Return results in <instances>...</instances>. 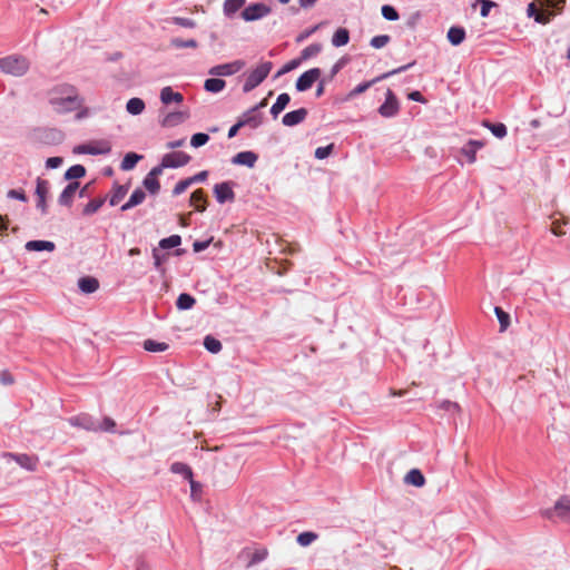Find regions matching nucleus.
<instances>
[{
	"mask_svg": "<svg viewBox=\"0 0 570 570\" xmlns=\"http://www.w3.org/2000/svg\"><path fill=\"white\" fill-rule=\"evenodd\" d=\"M267 557V551L265 549L256 550L249 553V561L247 563V568H250L262 561H264Z\"/></svg>",
	"mask_w": 570,
	"mask_h": 570,
	"instance_id": "obj_47",
	"label": "nucleus"
},
{
	"mask_svg": "<svg viewBox=\"0 0 570 570\" xmlns=\"http://www.w3.org/2000/svg\"><path fill=\"white\" fill-rule=\"evenodd\" d=\"M322 51V45L321 43H312L307 47H305L301 52V59L307 60L312 57L317 56Z\"/></svg>",
	"mask_w": 570,
	"mask_h": 570,
	"instance_id": "obj_42",
	"label": "nucleus"
},
{
	"mask_svg": "<svg viewBox=\"0 0 570 570\" xmlns=\"http://www.w3.org/2000/svg\"><path fill=\"white\" fill-rule=\"evenodd\" d=\"M116 426V423L110 417H105L102 420V422H100V429L99 431H107V432H112Z\"/></svg>",
	"mask_w": 570,
	"mask_h": 570,
	"instance_id": "obj_62",
	"label": "nucleus"
},
{
	"mask_svg": "<svg viewBox=\"0 0 570 570\" xmlns=\"http://www.w3.org/2000/svg\"><path fill=\"white\" fill-rule=\"evenodd\" d=\"M333 149H334L333 144H330V145L323 146V147H317L315 150V157L317 159H325L332 154Z\"/></svg>",
	"mask_w": 570,
	"mask_h": 570,
	"instance_id": "obj_56",
	"label": "nucleus"
},
{
	"mask_svg": "<svg viewBox=\"0 0 570 570\" xmlns=\"http://www.w3.org/2000/svg\"><path fill=\"white\" fill-rule=\"evenodd\" d=\"M307 109L306 108H299L293 111H289L284 115L282 122L286 127H294L298 124L303 122L307 117Z\"/></svg>",
	"mask_w": 570,
	"mask_h": 570,
	"instance_id": "obj_15",
	"label": "nucleus"
},
{
	"mask_svg": "<svg viewBox=\"0 0 570 570\" xmlns=\"http://www.w3.org/2000/svg\"><path fill=\"white\" fill-rule=\"evenodd\" d=\"M483 146V141L471 139L462 147L461 153L468 158L470 164H473L476 159V151Z\"/></svg>",
	"mask_w": 570,
	"mask_h": 570,
	"instance_id": "obj_19",
	"label": "nucleus"
},
{
	"mask_svg": "<svg viewBox=\"0 0 570 570\" xmlns=\"http://www.w3.org/2000/svg\"><path fill=\"white\" fill-rule=\"evenodd\" d=\"M196 299L187 293H181L177 301L176 306L179 311H187L194 307Z\"/></svg>",
	"mask_w": 570,
	"mask_h": 570,
	"instance_id": "obj_35",
	"label": "nucleus"
},
{
	"mask_svg": "<svg viewBox=\"0 0 570 570\" xmlns=\"http://www.w3.org/2000/svg\"><path fill=\"white\" fill-rule=\"evenodd\" d=\"M257 159H258V156L254 151L246 150V151H240V153L236 154L233 157L232 163L234 165H240V166H246V167L253 168L255 166Z\"/></svg>",
	"mask_w": 570,
	"mask_h": 570,
	"instance_id": "obj_18",
	"label": "nucleus"
},
{
	"mask_svg": "<svg viewBox=\"0 0 570 570\" xmlns=\"http://www.w3.org/2000/svg\"><path fill=\"white\" fill-rule=\"evenodd\" d=\"M170 471L175 474H180L184 479L188 480L190 483V489L194 490L196 482L193 480V471L189 465L183 462H174L170 465Z\"/></svg>",
	"mask_w": 570,
	"mask_h": 570,
	"instance_id": "obj_22",
	"label": "nucleus"
},
{
	"mask_svg": "<svg viewBox=\"0 0 570 570\" xmlns=\"http://www.w3.org/2000/svg\"><path fill=\"white\" fill-rule=\"evenodd\" d=\"M483 126L487 127L493 134V136L499 139L504 138L508 134L507 126L502 122L493 124L487 120L483 122Z\"/></svg>",
	"mask_w": 570,
	"mask_h": 570,
	"instance_id": "obj_36",
	"label": "nucleus"
},
{
	"mask_svg": "<svg viewBox=\"0 0 570 570\" xmlns=\"http://www.w3.org/2000/svg\"><path fill=\"white\" fill-rule=\"evenodd\" d=\"M527 13L530 18H533L537 22L546 24L548 23L552 17L556 16V10L547 8L544 10L539 11L535 3L531 2L528 6Z\"/></svg>",
	"mask_w": 570,
	"mask_h": 570,
	"instance_id": "obj_14",
	"label": "nucleus"
},
{
	"mask_svg": "<svg viewBox=\"0 0 570 570\" xmlns=\"http://www.w3.org/2000/svg\"><path fill=\"white\" fill-rule=\"evenodd\" d=\"M318 538L317 533L312 531H305L297 535L296 541L302 547L312 544Z\"/></svg>",
	"mask_w": 570,
	"mask_h": 570,
	"instance_id": "obj_44",
	"label": "nucleus"
},
{
	"mask_svg": "<svg viewBox=\"0 0 570 570\" xmlns=\"http://www.w3.org/2000/svg\"><path fill=\"white\" fill-rule=\"evenodd\" d=\"M400 111V104L391 89L385 94V101L379 107V114L384 118H393Z\"/></svg>",
	"mask_w": 570,
	"mask_h": 570,
	"instance_id": "obj_7",
	"label": "nucleus"
},
{
	"mask_svg": "<svg viewBox=\"0 0 570 570\" xmlns=\"http://www.w3.org/2000/svg\"><path fill=\"white\" fill-rule=\"evenodd\" d=\"M86 175V168L82 165H73L65 173V179H79Z\"/></svg>",
	"mask_w": 570,
	"mask_h": 570,
	"instance_id": "obj_39",
	"label": "nucleus"
},
{
	"mask_svg": "<svg viewBox=\"0 0 570 570\" xmlns=\"http://www.w3.org/2000/svg\"><path fill=\"white\" fill-rule=\"evenodd\" d=\"M465 39V30L462 27L453 26L448 31V40L452 46L461 45Z\"/></svg>",
	"mask_w": 570,
	"mask_h": 570,
	"instance_id": "obj_27",
	"label": "nucleus"
},
{
	"mask_svg": "<svg viewBox=\"0 0 570 570\" xmlns=\"http://www.w3.org/2000/svg\"><path fill=\"white\" fill-rule=\"evenodd\" d=\"M272 68L273 63L271 61H265L252 70L243 85V91L249 92L259 86L267 78Z\"/></svg>",
	"mask_w": 570,
	"mask_h": 570,
	"instance_id": "obj_3",
	"label": "nucleus"
},
{
	"mask_svg": "<svg viewBox=\"0 0 570 570\" xmlns=\"http://www.w3.org/2000/svg\"><path fill=\"white\" fill-rule=\"evenodd\" d=\"M188 118H189V114L186 111L169 112L163 118L161 126L175 127V126L183 124Z\"/></svg>",
	"mask_w": 570,
	"mask_h": 570,
	"instance_id": "obj_20",
	"label": "nucleus"
},
{
	"mask_svg": "<svg viewBox=\"0 0 570 570\" xmlns=\"http://www.w3.org/2000/svg\"><path fill=\"white\" fill-rule=\"evenodd\" d=\"M541 4L543 7L556 10L557 13L561 12L563 6L566 4V0H541Z\"/></svg>",
	"mask_w": 570,
	"mask_h": 570,
	"instance_id": "obj_55",
	"label": "nucleus"
},
{
	"mask_svg": "<svg viewBox=\"0 0 570 570\" xmlns=\"http://www.w3.org/2000/svg\"><path fill=\"white\" fill-rule=\"evenodd\" d=\"M382 16L389 21L399 20L400 16L394 7L384 4L381 9Z\"/></svg>",
	"mask_w": 570,
	"mask_h": 570,
	"instance_id": "obj_53",
	"label": "nucleus"
},
{
	"mask_svg": "<svg viewBox=\"0 0 570 570\" xmlns=\"http://www.w3.org/2000/svg\"><path fill=\"white\" fill-rule=\"evenodd\" d=\"M299 65V60L298 59H293L291 61H288L287 63H285L278 71L277 73L275 75V77H281L282 75L284 73H287L289 71H292L293 69L297 68Z\"/></svg>",
	"mask_w": 570,
	"mask_h": 570,
	"instance_id": "obj_58",
	"label": "nucleus"
},
{
	"mask_svg": "<svg viewBox=\"0 0 570 570\" xmlns=\"http://www.w3.org/2000/svg\"><path fill=\"white\" fill-rule=\"evenodd\" d=\"M8 197L12 198V199H18V200H21V202H26L27 200L26 194L22 190H18V189H10L8 191Z\"/></svg>",
	"mask_w": 570,
	"mask_h": 570,
	"instance_id": "obj_64",
	"label": "nucleus"
},
{
	"mask_svg": "<svg viewBox=\"0 0 570 570\" xmlns=\"http://www.w3.org/2000/svg\"><path fill=\"white\" fill-rule=\"evenodd\" d=\"M154 266L157 271H163V264L167 261V254L161 253L159 249H153Z\"/></svg>",
	"mask_w": 570,
	"mask_h": 570,
	"instance_id": "obj_51",
	"label": "nucleus"
},
{
	"mask_svg": "<svg viewBox=\"0 0 570 570\" xmlns=\"http://www.w3.org/2000/svg\"><path fill=\"white\" fill-rule=\"evenodd\" d=\"M79 289L85 294L95 293L99 288V282L97 278L91 276H85L78 281Z\"/></svg>",
	"mask_w": 570,
	"mask_h": 570,
	"instance_id": "obj_23",
	"label": "nucleus"
},
{
	"mask_svg": "<svg viewBox=\"0 0 570 570\" xmlns=\"http://www.w3.org/2000/svg\"><path fill=\"white\" fill-rule=\"evenodd\" d=\"M159 99L166 106L171 104L179 105L184 101V96L178 91H174L170 86H166L160 90Z\"/></svg>",
	"mask_w": 570,
	"mask_h": 570,
	"instance_id": "obj_16",
	"label": "nucleus"
},
{
	"mask_svg": "<svg viewBox=\"0 0 570 570\" xmlns=\"http://www.w3.org/2000/svg\"><path fill=\"white\" fill-rule=\"evenodd\" d=\"M348 41L350 32L346 28H338L332 37V45L337 48L347 45Z\"/></svg>",
	"mask_w": 570,
	"mask_h": 570,
	"instance_id": "obj_31",
	"label": "nucleus"
},
{
	"mask_svg": "<svg viewBox=\"0 0 570 570\" xmlns=\"http://www.w3.org/2000/svg\"><path fill=\"white\" fill-rule=\"evenodd\" d=\"M29 60L22 56H8L0 59V69L8 75L21 77L29 70Z\"/></svg>",
	"mask_w": 570,
	"mask_h": 570,
	"instance_id": "obj_2",
	"label": "nucleus"
},
{
	"mask_svg": "<svg viewBox=\"0 0 570 570\" xmlns=\"http://www.w3.org/2000/svg\"><path fill=\"white\" fill-rule=\"evenodd\" d=\"M126 194H127V187L118 185L115 188L112 196L110 197L109 204L111 206L119 204L122 200V198L126 196Z\"/></svg>",
	"mask_w": 570,
	"mask_h": 570,
	"instance_id": "obj_50",
	"label": "nucleus"
},
{
	"mask_svg": "<svg viewBox=\"0 0 570 570\" xmlns=\"http://www.w3.org/2000/svg\"><path fill=\"white\" fill-rule=\"evenodd\" d=\"M126 110L134 116L140 115L145 110V102L140 98H130L126 104Z\"/></svg>",
	"mask_w": 570,
	"mask_h": 570,
	"instance_id": "obj_32",
	"label": "nucleus"
},
{
	"mask_svg": "<svg viewBox=\"0 0 570 570\" xmlns=\"http://www.w3.org/2000/svg\"><path fill=\"white\" fill-rule=\"evenodd\" d=\"M26 249L29 252H42L48 250L52 252L56 248L55 243L50 240H29L26 244Z\"/></svg>",
	"mask_w": 570,
	"mask_h": 570,
	"instance_id": "obj_24",
	"label": "nucleus"
},
{
	"mask_svg": "<svg viewBox=\"0 0 570 570\" xmlns=\"http://www.w3.org/2000/svg\"><path fill=\"white\" fill-rule=\"evenodd\" d=\"M543 515L552 521H563L570 523V498H560L552 509H547Z\"/></svg>",
	"mask_w": 570,
	"mask_h": 570,
	"instance_id": "obj_4",
	"label": "nucleus"
},
{
	"mask_svg": "<svg viewBox=\"0 0 570 570\" xmlns=\"http://www.w3.org/2000/svg\"><path fill=\"white\" fill-rule=\"evenodd\" d=\"M405 482L414 487H422L425 483V478L422 472L417 469H412L405 475Z\"/></svg>",
	"mask_w": 570,
	"mask_h": 570,
	"instance_id": "obj_33",
	"label": "nucleus"
},
{
	"mask_svg": "<svg viewBox=\"0 0 570 570\" xmlns=\"http://www.w3.org/2000/svg\"><path fill=\"white\" fill-rule=\"evenodd\" d=\"M145 197L146 194L141 188L135 189L134 193L130 195L128 202L121 206V210L126 212L138 206L145 200Z\"/></svg>",
	"mask_w": 570,
	"mask_h": 570,
	"instance_id": "obj_25",
	"label": "nucleus"
},
{
	"mask_svg": "<svg viewBox=\"0 0 570 570\" xmlns=\"http://www.w3.org/2000/svg\"><path fill=\"white\" fill-rule=\"evenodd\" d=\"M78 188H79V183H77V181L69 183L63 188V190L61 191V194L58 198L59 204L62 206H68V207L71 206L75 194Z\"/></svg>",
	"mask_w": 570,
	"mask_h": 570,
	"instance_id": "obj_21",
	"label": "nucleus"
},
{
	"mask_svg": "<svg viewBox=\"0 0 570 570\" xmlns=\"http://www.w3.org/2000/svg\"><path fill=\"white\" fill-rule=\"evenodd\" d=\"M245 67V61L235 60L228 63L214 66L209 69L208 73L215 77L233 76Z\"/></svg>",
	"mask_w": 570,
	"mask_h": 570,
	"instance_id": "obj_8",
	"label": "nucleus"
},
{
	"mask_svg": "<svg viewBox=\"0 0 570 570\" xmlns=\"http://www.w3.org/2000/svg\"><path fill=\"white\" fill-rule=\"evenodd\" d=\"M170 46L176 49L191 48L195 49L198 47V43L194 39L184 40L181 38L175 37L170 39Z\"/></svg>",
	"mask_w": 570,
	"mask_h": 570,
	"instance_id": "obj_40",
	"label": "nucleus"
},
{
	"mask_svg": "<svg viewBox=\"0 0 570 570\" xmlns=\"http://www.w3.org/2000/svg\"><path fill=\"white\" fill-rule=\"evenodd\" d=\"M390 36L387 35H380L375 36L371 39V46L375 49H381L385 47L390 42Z\"/></svg>",
	"mask_w": 570,
	"mask_h": 570,
	"instance_id": "obj_54",
	"label": "nucleus"
},
{
	"mask_svg": "<svg viewBox=\"0 0 570 570\" xmlns=\"http://www.w3.org/2000/svg\"><path fill=\"white\" fill-rule=\"evenodd\" d=\"M142 158L141 155L136 153H128L121 160L120 168L125 171L131 170L135 168L137 163Z\"/></svg>",
	"mask_w": 570,
	"mask_h": 570,
	"instance_id": "obj_34",
	"label": "nucleus"
},
{
	"mask_svg": "<svg viewBox=\"0 0 570 570\" xmlns=\"http://www.w3.org/2000/svg\"><path fill=\"white\" fill-rule=\"evenodd\" d=\"M14 461L28 471H35L37 469L38 460L28 454H12Z\"/></svg>",
	"mask_w": 570,
	"mask_h": 570,
	"instance_id": "obj_26",
	"label": "nucleus"
},
{
	"mask_svg": "<svg viewBox=\"0 0 570 570\" xmlns=\"http://www.w3.org/2000/svg\"><path fill=\"white\" fill-rule=\"evenodd\" d=\"M68 422L72 426L81 428L86 431L97 432L100 429V422L89 414L82 413L76 416H71Z\"/></svg>",
	"mask_w": 570,
	"mask_h": 570,
	"instance_id": "obj_10",
	"label": "nucleus"
},
{
	"mask_svg": "<svg viewBox=\"0 0 570 570\" xmlns=\"http://www.w3.org/2000/svg\"><path fill=\"white\" fill-rule=\"evenodd\" d=\"M189 186H191V184L188 178L179 180L173 189V195L178 196L183 194Z\"/></svg>",
	"mask_w": 570,
	"mask_h": 570,
	"instance_id": "obj_59",
	"label": "nucleus"
},
{
	"mask_svg": "<svg viewBox=\"0 0 570 570\" xmlns=\"http://www.w3.org/2000/svg\"><path fill=\"white\" fill-rule=\"evenodd\" d=\"M494 313L500 323V332H504L510 325V315L498 306L494 308Z\"/></svg>",
	"mask_w": 570,
	"mask_h": 570,
	"instance_id": "obj_45",
	"label": "nucleus"
},
{
	"mask_svg": "<svg viewBox=\"0 0 570 570\" xmlns=\"http://www.w3.org/2000/svg\"><path fill=\"white\" fill-rule=\"evenodd\" d=\"M411 65H406V66H402L400 68H396L392 71H389V72H385L376 78H374L373 80L371 81H365V82H362V83H358L350 94H348V97L350 98H353L357 95H361L363 92H365L371 86H373L374 83L383 80V79H386L393 75H396V73H400V72H403L405 71Z\"/></svg>",
	"mask_w": 570,
	"mask_h": 570,
	"instance_id": "obj_9",
	"label": "nucleus"
},
{
	"mask_svg": "<svg viewBox=\"0 0 570 570\" xmlns=\"http://www.w3.org/2000/svg\"><path fill=\"white\" fill-rule=\"evenodd\" d=\"M48 100L52 109L59 114L77 110L83 104L77 89L70 85H59L51 89Z\"/></svg>",
	"mask_w": 570,
	"mask_h": 570,
	"instance_id": "obj_1",
	"label": "nucleus"
},
{
	"mask_svg": "<svg viewBox=\"0 0 570 570\" xmlns=\"http://www.w3.org/2000/svg\"><path fill=\"white\" fill-rule=\"evenodd\" d=\"M226 86L225 80L219 78H208L205 80L204 88L209 92H220Z\"/></svg>",
	"mask_w": 570,
	"mask_h": 570,
	"instance_id": "obj_37",
	"label": "nucleus"
},
{
	"mask_svg": "<svg viewBox=\"0 0 570 570\" xmlns=\"http://www.w3.org/2000/svg\"><path fill=\"white\" fill-rule=\"evenodd\" d=\"M233 185L234 183L232 181H224L216 184L214 186V195L219 204H225L226 202H234L235 193L233 190Z\"/></svg>",
	"mask_w": 570,
	"mask_h": 570,
	"instance_id": "obj_13",
	"label": "nucleus"
},
{
	"mask_svg": "<svg viewBox=\"0 0 570 570\" xmlns=\"http://www.w3.org/2000/svg\"><path fill=\"white\" fill-rule=\"evenodd\" d=\"M478 2L481 4V17H488L490 9L494 6V2H492L491 0H479Z\"/></svg>",
	"mask_w": 570,
	"mask_h": 570,
	"instance_id": "obj_60",
	"label": "nucleus"
},
{
	"mask_svg": "<svg viewBox=\"0 0 570 570\" xmlns=\"http://www.w3.org/2000/svg\"><path fill=\"white\" fill-rule=\"evenodd\" d=\"M105 203V198H96L90 200L83 208V215H92L97 213Z\"/></svg>",
	"mask_w": 570,
	"mask_h": 570,
	"instance_id": "obj_46",
	"label": "nucleus"
},
{
	"mask_svg": "<svg viewBox=\"0 0 570 570\" xmlns=\"http://www.w3.org/2000/svg\"><path fill=\"white\" fill-rule=\"evenodd\" d=\"M569 223L568 219H563L562 223L560 220H554L552 223V227H551V232L556 235V236H562L564 235V232L561 229V225H567Z\"/></svg>",
	"mask_w": 570,
	"mask_h": 570,
	"instance_id": "obj_61",
	"label": "nucleus"
},
{
	"mask_svg": "<svg viewBox=\"0 0 570 570\" xmlns=\"http://www.w3.org/2000/svg\"><path fill=\"white\" fill-rule=\"evenodd\" d=\"M289 101H291V97L288 94H286V92L281 94L271 108L272 116L274 118H276L287 107Z\"/></svg>",
	"mask_w": 570,
	"mask_h": 570,
	"instance_id": "obj_28",
	"label": "nucleus"
},
{
	"mask_svg": "<svg viewBox=\"0 0 570 570\" xmlns=\"http://www.w3.org/2000/svg\"><path fill=\"white\" fill-rule=\"evenodd\" d=\"M173 23L184 27V28H195L196 22L193 19L189 18H183V17H174L171 19Z\"/></svg>",
	"mask_w": 570,
	"mask_h": 570,
	"instance_id": "obj_57",
	"label": "nucleus"
},
{
	"mask_svg": "<svg viewBox=\"0 0 570 570\" xmlns=\"http://www.w3.org/2000/svg\"><path fill=\"white\" fill-rule=\"evenodd\" d=\"M49 188H50V184L48 180H45L41 178L37 179L36 195L38 198H47Z\"/></svg>",
	"mask_w": 570,
	"mask_h": 570,
	"instance_id": "obj_48",
	"label": "nucleus"
},
{
	"mask_svg": "<svg viewBox=\"0 0 570 570\" xmlns=\"http://www.w3.org/2000/svg\"><path fill=\"white\" fill-rule=\"evenodd\" d=\"M169 345L165 342H157L154 340H146L144 342V348L151 353H159L167 351Z\"/></svg>",
	"mask_w": 570,
	"mask_h": 570,
	"instance_id": "obj_38",
	"label": "nucleus"
},
{
	"mask_svg": "<svg viewBox=\"0 0 570 570\" xmlns=\"http://www.w3.org/2000/svg\"><path fill=\"white\" fill-rule=\"evenodd\" d=\"M145 188L153 195H156L158 194L159 189H160V184L158 181V179L156 178H153V177H149V176H146L144 178V181H142Z\"/></svg>",
	"mask_w": 570,
	"mask_h": 570,
	"instance_id": "obj_49",
	"label": "nucleus"
},
{
	"mask_svg": "<svg viewBox=\"0 0 570 570\" xmlns=\"http://www.w3.org/2000/svg\"><path fill=\"white\" fill-rule=\"evenodd\" d=\"M322 71L320 68H312L305 72H303L298 79L296 80V90L297 91H306L308 90L315 81L320 79Z\"/></svg>",
	"mask_w": 570,
	"mask_h": 570,
	"instance_id": "obj_11",
	"label": "nucleus"
},
{
	"mask_svg": "<svg viewBox=\"0 0 570 570\" xmlns=\"http://www.w3.org/2000/svg\"><path fill=\"white\" fill-rule=\"evenodd\" d=\"M181 244V237L179 235H171L169 237L163 238L159 242V247L161 249L175 248Z\"/></svg>",
	"mask_w": 570,
	"mask_h": 570,
	"instance_id": "obj_43",
	"label": "nucleus"
},
{
	"mask_svg": "<svg viewBox=\"0 0 570 570\" xmlns=\"http://www.w3.org/2000/svg\"><path fill=\"white\" fill-rule=\"evenodd\" d=\"M190 156L183 151H173L164 155L163 167L178 168L187 165L190 161Z\"/></svg>",
	"mask_w": 570,
	"mask_h": 570,
	"instance_id": "obj_12",
	"label": "nucleus"
},
{
	"mask_svg": "<svg viewBox=\"0 0 570 570\" xmlns=\"http://www.w3.org/2000/svg\"><path fill=\"white\" fill-rule=\"evenodd\" d=\"M239 120L243 126H249L255 129L262 125L263 116L259 111H256V108H250L243 114Z\"/></svg>",
	"mask_w": 570,
	"mask_h": 570,
	"instance_id": "obj_17",
	"label": "nucleus"
},
{
	"mask_svg": "<svg viewBox=\"0 0 570 570\" xmlns=\"http://www.w3.org/2000/svg\"><path fill=\"white\" fill-rule=\"evenodd\" d=\"M190 205L198 212L206 209V196L203 189H197L190 195Z\"/></svg>",
	"mask_w": 570,
	"mask_h": 570,
	"instance_id": "obj_30",
	"label": "nucleus"
},
{
	"mask_svg": "<svg viewBox=\"0 0 570 570\" xmlns=\"http://www.w3.org/2000/svg\"><path fill=\"white\" fill-rule=\"evenodd\" d=\"M62 161L61 157H50L46 161V167L48 169H56L62 165Z\"/></svg>",
	"mask_w": 570,
	"mask_h": 570,
	"instance_id": "obj_63",
	"label": "nucleus"
},
{
	"mask_svg": "<svg viewBox=\"0 0 570 570\" xmlns=\"http://www.w3.org/2000/svg\"><path fill=\"white\" fill-rule=\"evenodd\" d=\"M209 140V136L205 132H197L195 135L191 136V139H190V145L194 147V148H199L204 145H206Z\"/></svg>",
	"mask_w": 570,
	"mask_h": 570,
	"instance_id": "obj_52",
	"label": "nucleus"
},
{
	"mask_svg": "<svg viewBox=\"0 0 570 570\" xmlns=\"http://www.w3.org/2000/svg\"><path fill=\"white\" fill-rule=\"evenodd\" d=\"M204 346L205 348L210 352V353H218L222 351L223 348V345L220 343L219 340L215 338L214 336L212 335H207L205 338H204Z\"/></svg>",
	"mask_w": 570,
	"mask_h": 570,
	"instance_id": "obj_41",
	"label": "nucleus"
},
{
	"mask_svg": "<svg viewBox=\"0 0 570 570\" xmlns=\"http://www.w3.org/2000/svg\"><path fill=\"white\" fill-rule=\"evenodd\" d=\"M272 12L271 7L262 3L255 2L248 4L240 13V17L246 22H253L263 19Z\"/></svg>",
	"mask_w": 570,
	"mask_h": 570,
	"instance_id": "obj_5",
	"label": "nucleus"
},
{
	"mask_svg": "<svg viewBox=\"0 0 570 570\" xmlns=\"http://www.w3.org/2000/svg\"><path fill=\"white\" fill-rule=\"evenodd\" d=\"M111 151V144L108 140H98L90 144L78 145L73 148L75 154L107 155Z\"/></svg>",
	"mask_w": 570,
	"mask_h": 570,
	"instance_id": "obj_6",
	"label": "nucleus"
},
{
	"mask_svg": "<svg viewBox=\"0 0 570 570\" xmlns=\"http://www.w3.org/2000/svg\"><path fill=\"white\" fill-rule=\"evenodd\" d=\"M246 3V0H225L223 6L224 14L232 18Z\"/></svg>",
	"mask_w": 570,
	"mask_h": 570,
	"instance_id": "obj_29",
	"label": "nucleus"
}]
</instances>
